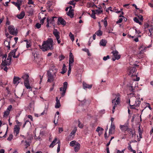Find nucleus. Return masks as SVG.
<instances>
[{
    "instance_id": "nucleus-1",
    "label": "nucleus",
    "mask_w": 153,
    "mask_h": 153,
    "mask_svg": "<svg viewBox=\"0 0 153 153\" xmlns=\"http://www.w3.org/2000/svg\"><path fill=\"white\" fill-rule=\"evenodd\" d=\"M53 41L52 38H48L46 41L43 42L42 46H39L40 48L43 51L49 50H52L53 48Z\"/></svg>"
},
{
    "instance_id": "nucleus-2",
    "label": "nucleus",
    "mask_w": 153,
    "mask_h": 153,
    "mask_svg": "<svg viewBox=\"0 0 153 153\" xmlns=\"http://www.w3.org/2000/svg\"><path fill=\"white\" fill-rule=\"evenodd\" d=\"M120 94H117L116 95V97L115 99H114L112 100V103L113 108L112 110V113H114V110L115 108L117 107V105L120 104Z\"/></svg>"
},
{
    "instance_id": "nucleus-3",
    "label": "nucleus",
    "mask_w": 153,
    "mask_h": 153,
    "mask_svg": "<svg viewBox=\"0 0 153 153\" xmlns=\"http://www.w3.org/2000/svg\"><path fill=\"white\" fill-rule=\"evenodd\" d=\"M7 55L6 54L4 55L3 56L2 62L1 64L2 65H9L10 64L11 59V56L9 55L7 58Z\"/></svg>"
},
{
    "instance_id": "nucleus-4",
    "label": "nucleus",
    "mask_w": 153,
    "mask_h": 153,
    "mask_svg": "<svg viewBox=\"0 0 153 153\" xmlns=\"http://www.w3.org/2000/svg\"><path fill=\"white\" fill-rule=\"evenodd\" d=\"M55 70L56 71L54 72L53 75H52V73L51 72V70L48 71L47 74L48 79L47 81L48 82H51L53 81L54 78L56 76V74L58 70L56 68H55Z\"/></svg>"
},
{
    "instance_id": "nucleus-5",
    "label": "nucleus",
    "mask_w": 153,
    "mask_h": 153,
    "mask_svg": "<svg viewBox=\"0 0 153 153\" xmlns=\"http://www.w3.org/2000/svg\"><path fill=\"white\" fill-rule=\"evenodd\" d=\"M130 100H128V103L130 106V108L131 109H135L136 107H139L141 101L140 100V98H137L135 101V103L132 105L130 104Z\"/></svg>"
},
{
    "instance_id": "nucleus-6",
    "label": "nucleus",
    "mask_w": 153,
    "mask_h": 153,
    "mask_svg": "<svg viewBox=\"0 0 153 153\" xmlns=\"http://www.w3.org/2000/svg\"><path fill=\"white\" fill-rule=\"evenodd\" d=\"M67 86L68 83L65 82L63 83V87L59 88V90L61 92V94L62 97L65 96L66 90L67 89Z\"/></svg>"
},
{
    "instance_id": "nucleus-7",
    "label": "nucleus",
    "mask_w": 153,
    "mask_h": 153,
    "mask_svg": "<svg viewBox=\"0 0 153 153\" xmlns=\"http://www.w3.org/2000/svg\"><path fill=\"white\" fill-rule=\"evenodd\" d=\"M8 29L10 33L11 34L15 35H17V32L16 30H15L14 26L13 25H10L8 27Z\"/></svg>"
},
{
    "instance_id": "nucleus-8",
    "label": "nucleus",
    "mask_w": 153,
    "mask_h": 153,
    "mask_svg": "<svg viewBox=\"0 0 153 153\" xmlns=\"http://www.w3.org/2000/svg\"><path fill=\"white\" fill-rule=\"evenodd\" d=\"M136 68L134 67H130L128 68V73L129 75L132 76H134L135 74Z\"/></svg>"
},
{
    "instance_id": "nucleus-9",
    "label": "nucleus",
    "mask_w": 153,
    "mask_h": 153,
    "mask_svg": "<svg viewBox=\"0 0 153 153\" xmlns=\"http://www.w3.org/2000/svg\"><path fill=\"white\" fill-rule=\"evenodd\" d=\"M56 17H52L51 18H48L47 19V24L46 25V26L47 27H49V24H51L53 25L54 23L55 20L54 18H56Z\"/></svg>"
},
{
    "instance_id": "nucleus-10",
    "label": "nucleus",
    "mask_w": 153,
    "mask_h": 153,
    "mask_svg": "<svg viewBox=\"0 0 153 153\" xmlns=\"http://www.w3.org/2000/svg\"><path fill=\"white\" fill-rule=\"evenodd\" d=\"M111 53L114 57V58H112L113 61H115L116 59H119L120 58V56L118 54V52L117 50L112 51Z\"/></svg>"
},
{
    "instance_id": "nucleus-11",
    "label": "nucleus",
    "mask_w": 153,
    "mask_h": 153,
    "mask_svg": "<svg viewBox=\"0 0 153 153\" xmlns=\"http://www.w3.org/2000/svg\"><path fill=\"white\" fill-rule=\"evenodd\" d=\"M74 62V57L72 53L70 52L69 54V66H73Z\"/></svg>"
},
{
    "instance_id": "nucleus-12",
    "label": "nucleus",
    "mask_w": 153,
    "mask_h": 153,
    "mask_svg": "<svg viewBox=\"0 0 153 153\" xmlns=\"http://www.w3.org/2000/svg\"><path fill=\"white\" fill-rule=\"evenodd\" d=\"M120 128L121 131L125 132L128 129V124H125L124 125H120Z\"/></svg>"
},
{
    "instance_id": "nucleus-13",
    "label": "nucleus",
    "mask_w": 153,
    "mask_h": 153,
    "mask_svg": "<svg viewBox=\"0 0 153 153\" xmlns=\"http://www.w3.org/2000/svg\"><path fill=\"white\" fill-rule=\"evenodd\" d=\"M115 126L114 123H111L110 128L109 129V134H111L114 133L115 131Z\"/></svg>"
},
{
    "instance_id": "nucleus-14",
    "label": "nucleus",
    "mask_w": 153,
    "mask_h": 153,
    "mask_svg": "<svg viewBox=\"0 0 153 153\" xmlns=\"http://www.w3.org/2000/svg\"><path fill=\"white\" fill-rule=\"evenodd\" d=\"M20 129V128L19 126L16 125L14 126V133L15 134H16V136H17L19 133Z\"/></svg>"
},
{
    "instance_id": "nucleus-15",
    "label": "nucleus",
    "mask_w": 153,
    "mask_h": 153,
    "mask_svg": "<svg viewBox=\"0 0 153 153\" xmlns=\"http://www.w3.org/2000/svg\"><path fill=\"white\" fill-rule=\"evenodd\" d=\"M58 21L59 24H60L63 26H65L66 24V21L63 19L61 17L58 18Z\"/></svg>"
},
{
    "instance_id": "nucleus-16",
    "label": "nucleus",
    "mask_w": 153,
    "mask_h": 153,
    "mask_svg": "<svg viewBox=\"0 0 153 153\" xmlns=\"http://www.w3.org/2000/svg\"><path fill=\"white\" fill-rule=\"evenodd\" d=\"M17 49H14L9 54V55L11 56H12L14 58H17L18 57V56H16V52L17 51Z\"/></svg>"
},
{
    "instance_id": "nucleus-17",
    "label": "nucleus",
    "mask_w": 153,
    "mask_h": 153,
    "mask_svg": "<svg viewBox=\"0 0 153 153\" xmlns=\"http://www.w3.org/2000/svg\"><path fill=\"white\" fill-rule=\"evenodd\" d=\"M56 102L55 105V107L56 108H59L61 106L59 99H58V97H56Z\"/></svg>"
},
{
    "instance_id": "nucleus-18",
    "label": "nucleus",
    "mask_w": 153,
    "mask_h": 153,
    "mask_svg": "<svg viewBox=\"0 0 153 153\" xmlns=\"http://www.w3.org/2000/svg\"><path fill=\"white\" fill-rule=\"evenodd\" d=\"M92 86V85H88L85 82L83 83V88L85 89L86 88L91 89V88Z\"/></svg>"
},
{
    "instance_id": "nucleus-19",
    "label": "nucleus",
    "mask_w": 153,
    "mask_h": 153,
    "mask_svg": "<svg viewBox=\"0 0 153 153\" xmlns=\"http://www.w3.org/2000/svg\"><path fill=\"white\" fill-rule=\"evenodd\" d=\"M104 129L98 126L97 128L96 131L98 132V134L100 136L102 133V131Z\"/></svg>"
},
{
    "instance_id": "nucleus-20",
    "label": "nucleus",
    "mask_w": 153,
    "mask_h": 153,
    "mask_svg": "<svg viewBox=\"0 0 153 153\" xmlns=\"http://www.w3.org/2000/svg\"><path fill=\"white\" fill-rule=\"evenodd\" d=\"M10 39H7L5 40L4 42V44L8 48V49H10Z\"/></svg>"
},
{
    "instance_id": "nucleus-21",
    "label": "nucleus",
    "mask_w": 153,
    "mask_h": 153,
    "mask_svg": "<svg viewBox=\"0 0 153 153\" xmlns=\"http://www.w3.org/2000/svg\"><path fill=\"white\" fill-rule=\"evenodd\" d=\"M24 84L27 89H30L31 91L32 90V88L30 85L29 81L24 82Z\"/></svg>"
},
{
    "instance_id": "nucleus-22",
    "label": "nucleus",
    "mask_w": 153,
    "mask_h": 153,
    "mask_svg": "<svg viewBox=\"0 0 153 153\" xmlns=\"http://www.w3.org/2000/svg\"><path fill=\"white\" fill-rule=\"evenodd\" d=\"M67 15L71 18H73L74 16V10L72 9L69 10L68 12L67 13Z\"/></svg>"
},
{
    "instance_id": "nucleus-23",
    "label": "nucleus",
    "mask_w": 153,
    "mask_h": 153,
    "mask_svg": "<svg viewBox=\"0 0 153 153\" xmlns=\"http://www.w3.org/2000/svg\"><path fill=\"white\" fill-rule=\"evenodd\" d=\"M20 79L17 77H15L13 79V83L17 85L19 82Z\"/></svg>"
},
{
    "instance_id": "nucleus-24",
    "label": "nucleus",
    "mask_w": 153,
    "mask_h": 153,
    "mask_svg": "<svg viewBox=\"0 0 153 153\" xmlns=\"http://www.w3.org/2000/svg\"><path fill=\"white\" fill-rule=\"evenodd\" d=\"M29 75L27 74H25L22 76V77L24 80V82L29 81Z\"/></svg>"
},
{
    "instance_id": "nucleus-25",
    "label": "nucleus",
    "mask_w": 153,
    "mask_h": 153,
    "mask_svg": "<svg viewBox=\"0 0 153 153\" xmlns=\"http://www.w3.org/2000/svg\"><path fill=\"white\" fill-rule=\"evenodd\" d=\"M53 33L56 38L60 37L59 33L56 29H54L53 31Z\"/></svg>"
},
{
    "instance_id": "nucleus-26",
    "label": "nucleus",
    "mask_w": 153,
    "mask_h": 153,
    "mask_svg": "<svg viewBox=\"0 0 153 153\" xmlns=\"http://www.w3.org/2000/svg\"><path fill=\"white\" fill-rule=\"evenodd\" d=\"M80 145L78 143L74 147V151L76 152H78L80 148Z\"/></svg>"
},
{
    "instance_id": "nucleus-27",
    "label": "nucleus",
    "mask_w": 153,
    "mask_h": 153,
    "mask_svg": "<svg viewBox=\"0 0 153 153\" xmlns=\"http://www.w3.org/2000/svg\"><path fill=\"white\" fill-rule=\"evenodd\" d=\"M48 106H45L43 111L40 114L41 115H44L47 114L48 111Z\"/></svg>"
},
{
    "instance_id": "nucleus-28",
    "label": "nucleus",
    "mask_w": 153,
    "mask_h": 153,
    "mask_svg": "<svg viewBox=\"0 0 153 153\" xmlns=\"http://www.w3.org/2000/svg\"><path fill=\"white\" fill-rule=\"evenodd\" d=\"M57 141V138H55L54 140L53 141V142L51 143V144L49 146V147L53 148L56 144V142Z\"/></svg>"
},
{
    "instance_id": "nucleus-29",
    "label": "nucleus",
    "mask_w": 153,
    "mask_h": 153,
    "mask_svg": "<svg viewBox=\"0 0 153 153\" xmlns=\"http://www.w3.org/2000/svg\"><path fill=\"white\" fill-rule=\"evenodd\" d=\"M25 16V13L24 12L22 11L19 15H17V17L19 19H22Z\"/></svg>"
},
{
    "instance_id": "nucleus-30",
    "label": "nucleus",
    "mask_w": 153,
    "mask_h": 153,
    "mask_svg": "<svg viewBox=\"0 0 153 153\" xmlns=\"http://www.w3.org/2000/svg\"><path fill=\"white\" fill-rule=\"evenodd\" d=\"M107 43L106 40L102 39L101 40L100 42V44L101 46H105L106 45Z\"/></svg>"
},
{
    "instance_id": "nucleus-31",
    "label": "nucleus",
    "mask_w": 153,
    "mask_h": 153,
    "mask_svg": "<svg viewBox=\"0 0 153 153\" xmlns=\"http://www.w3.org/2000/svg\"><path fill=\"white\" fill-rule=\"evenodd\" d=\"M113 28L111 27H109L108 28V30H107V32L108 33H113L115 34V35H116V34L115 33H114L112 32V31H113Z\"/></svg>"
},
{
    "instance_id": "nucleus-32",
    "label": "nucleus",
    "mask_w": 153,
    "mask_h": 153,
    "mask_svg": "<svg viewBox=\"0 0 153 153\" xmlns=\"http://www.w3.org/2000/svg\"><path fill=\"white\" fill-rule=\"evenodd\" d=\"M78 143L75 140H73L70 143V145L71 146H74Z\"/></svg>"
},
{
    "instance_id": "nucleus-33",
    "label": "nucleus",
    "mask_w": 153,
    "mask_h": 153,
    "mask_svg": "<svg viewBox=\"0 0 153 153\" xmlns=\"http://www.w3.org/2000/svg\"><path fill=\"white\" fill-rule=\"evenodd\" d=\"M77 128L76 127L74 128V129L70 133V136H72L73 135H74L76 132Z\"/></svg>"
},
{
    "instance_id": "nucleus-34",
    "label": "nucleus",
    "mask_w": 153,
    "mask_h": 153,
    "mask_svg": "<svg viewBox=\"0 0 153 153\" xmlns=\"http://www.w3.org/2000/svg\"><path fill=\"white\" fill-rule=\"evenodd\" d=\"M7 66V65H2V64H1V68L2 69H3V70L6 71V72H7V70L8 69V68L6 66Z\"/></svg>"
},
{
    "instance_id": "nucleus-35",
    "label": "nucleus",
    "mask_w": 153,
    "mask_h": 153,
    "mask_svg": "<svg viewBox=\"0 0 153 153\" xmlns=\"http://www.w3.org/2000/svg\"><path fill=\"white\" fill-rule=\"evenodd\" d=\"M94 6L97 7V6L94 4H92L90 3H88L87 4V7H93Z\"/></svg>"
},
{
    "instance_id": "nucleus-36",
    "label": "nucleus",
    "mask_w": 153,
    "mask_h": 153,
    "mask_svg": "<svg viewBox=\"0 0 153 153\" xmlns=\"http://www.w3.org/2000/svg\"><path fill=\"white\" fill-rule=\"evenodd\" d=\"M95 33L97 36H101L102 35V32L101 30L99 29Z\"/></svg>"
},
{
    "instance_id": "nucleus-37",
    "label": "nucleus",
    "mask_w": 153,
    "mask_h": 153,
    "mask_svg": "<svg viewBox=\"0 0 153 153\" xmlns=\"http://www.w3.org/2000/svg\"><path fill=\"white\" fill-rule=\"evenodd\" d=\"M34 56L35 58V61L36 62L37 64H39V63L37 61H39V60H40V59L38 57H37L36 56H35V54H34Z\"/></svg>"
},
{
    "instance_id": "nucleus-38",
    "label": "nucleus",
    "mask_w": 153,
    "mask_h": 153,
    "mask_svg": "<svg viewBox=\"0 0 153 153\" xmlns=\"http://www.w3.org/2000/svg\"><path fill=\"white\" fill-rule=\"evenodd\" d=\"M91 11L92 12V13L91 15V17L94 19H96V17L95 16L96 13L95 12V11L94 10H92Z\"/></svg>"
},
{
    "instance_id": "nucleus-39",
    "label": "nucleus",
    "mask_w": 153,
    "mask_h": 153,
    "mask_svg": "<svg viewBox=\"0 0 153 153\" xmlns=\"http://www.w3.org/2000/svg\"><path fill=\"white\" fill-rule=\"evenodd\" d=\"M95 11L96 13L99 15L102 12V10L100 9L96 10Z\"/></svg>"
},
{
    "instance_id": "nucleus-40",
    "label": "nucleus",
    "mask_w": 153,
    "mask_h": 153,
    "mask_svg": "<svg viewBox=\"0 0 153 153\" xmlns=\"http://www.w3.org/2000/svg\"><path fill=\"white\" fill-rule=\"evenodd\" d=\"M21 5V3H20V2H19L18 1L17 2H16L15 4V5L17 7L18 9L19 10H20V6Z\"/></svg>"
},
{
    "instance_id": "nucleus-41",
    "label": "nucleus",
    "mask_w": 153,
    "mask_h": 153,
    "mask_svg": "<svg viewBox=\"0 0 153 153\" xmlns=\"http://www.w3.org/2000/svg\"><path fill=\"white\" fill-rule=\"evenodd\" d=\"M134 20L135 22L139 23L140 25H141L142 24L141 22H140L139 20V19L136 17H135L134 18Z\"/></svg>"
},
{
    "instance_id": "nucleus-42",
    "label": "nucleus",
    "mask_w": 153,
    "mask_h": 153,
    "mask_svg": "<svg viewBox=\"0 0 153 153\" xmlns=\"http://www.w3.org/2000/svg\"><path fill=\"white\" fill-rule=\"evenodd\" d=\"M136 86H131L129 87V90L131 92H134V88H135Z\"/></svg>"
},
{
    "instance_id": "nucleus-43",
    "label": "nucleus",
    "mask_w": 153,
    "mask_h": 153,
    "mask_svg": "<svg viewBox=\"0 0 153 153\" xmlns=\"http://www.w3.org/2000/svg\"><path fill=\"white\" fill-rule=\"evenodd\" d=\"M69 36L70 37L72 42H73L74 39V35L72 34V33L71 32L70 33Z\"/></svg>"
},
{
    "instance_id": "nucleus-44",
    "label": "nucleus",
    "mask_w": 153,
    "mask_h": 153,
    "mask_svg": "<svg viewBox=\"0 0 153 153\" xmlns=\"http://www.w3.org/2000/svg\"><path fill=\"white\" fill-rule=\"evenodd\" d=\"M149 48V46H147V47H144L143 46L140 47L139 48V50H141V51H143V50L144 51L147 48Z\"/></svg>"
},
{
    "instance_id": "nucleus-45",
    "label": "nucleus",
    "mask_w": 153,
    "mask_h": 153,
    "mask_svg": "<svg viewBox=\"0 0 153 153\" xmlns=\"http://www.w3.org/2000/svg\"><path fill=\"white\" fill-rule=\"evenodd\" d=\"M26 47L27 48H28L30 47L31 45V42L30 41L27 43H26Z\"/></svg>"
},
{
    "instance_id": "nucleus-46",
    "label": "nucleus",
    "mask_w": 153,
    "mask_h": 153,
    "mask_svg": "<svg viewBox=\"0 0 153 153\" xmlns=\"http://www.w3.org/2000/svg\"><path fill=\"white\" fill-rule=\"evenodd\" d=\"M13 135L11 134H10L9 135L7 139V140L9 141L13 139Z\"/></svg>"
},
{
    "instance_id": "nucleus-47",
    "label": "nucleus",
    "mask_w": 153,
    "mask_h": 153,
    "mask_svg": "<svg viewBox=\"0 0 153 153\" xmlns=\"http://www.w3.org/2000/svg\"><path fill=\"white\" fill-rule=\"evenodd\" d=\"M10 114V112L6 110L4 112V117H6L8 115H9Z\"/></svg>"
},
{
    "instance_id": "nucleus-48",
    "label": "nucleus",
    "mask_w": 153,
    "mask_h": 153,
    "mask_svg": "<svg viewBox=\"0 0 153 153\" xmlns=\"http://www.w3.org/2000/svg\"><path fill=\"white\" fill-rule=\"evenodd\" d=\"M71 66H69L68 70V76H69L71 74Z\"/></svg>"
},
{
    "instance_id": "nucleus-49",
    "label": "nucleus",
    "mask_w": 153,
    "mask_h": 153,
    "mask_svg": "<svg viewBox=\"0 0 153 153\" xmlns=\"http://www.w3.org/2000/svg\"><path fill=\"white\" fill-rule=\"evenodd\" d=\"M152 24L151 25V26L152 27L151 28L149 29V32L151 33L153 29V18L152 19Z\"/></svg>"
},
{
    "instance_id": "nucleus-50",
    "label": "nucleus",
    "mask_w": 153,
    "mask_h": 153,
    "mask_svg": "<svg viewBox=\"0 0 153 153\" xmlns=\"http://www.w3.org/2000/svg\"><path fill=\"white\" fill-rule=\"evenodd\" d=\"M12 108V106L11 105H10L8 106V107L7 108V109L6 110L10 112L11 109Z\"/></svg>"
},
{
    "instance_id": "nucleus-51",
    "label": "nucleus",
    "mask_w": 153,
    "mask_h": 153,
    "mask_svg": "<svg viewBox=\"0 0 153 153\" xmlns=\"http://www.w3.org/2000/svg\"><path fill=\"white\" fill-rule=\"evenodd\" d=\"M130 134H131L132 136L135 134V131L134 130H132L131 129H129Z\"/></svg>"
},
{
    "instance_id": "nucleus-52",
    "label": "nucleus",
    "mask_w": 153,
    "mask_h": 153,
    "mask_svg": "<svg viewBox=\"0 0 153 153\" xmlns=\"http://www.w3.org/2000/svg\"><path fill=\"white\" fill-rule=\"evenodd\" d=\"M75 1L74 0H73L71 1H70L69 3V4L71 5H72L74 6V7L75 6V5L76 4L74 2V1Z\"/></svg>"
},
{
    "instance_id": "nucleus-53",
    "label": "nucleus",
    "mask_w": 153,
    "mask_h": 153,
    "mask_svg": "<svg viewBox=\"0 0 153 153\" xmlns=\"http://www.w3.org/2000/svg\"><path fill=\"white\" fill-rule=\"evenodd\" d=\"M35 26L37 28L39 29L41 27V24L39 23H37L36 24Z\"/></svg>"
},
{
    "instance_id": "nucleus-54",
    "label": "nucleus",
    "mask_w": 153,
    "mask_h": 153,
    "mask_svg": "<svg viewBox=\"0 0 153 153\" xmlns=\"http://www.w3.org/2000/svg\"><path fill=\"white\" fill-rule=\"evenodd\" d=\"M147 107H148L150 110H152V108H151V107L150 106V105L149 103H146V106L145 107V108H146Z\"/></svg>"
},
{
    "instance_id": "nucleus-55",
    "label": "nucleus",
    "mask_w": 153,
    "mask_h": 153,
    "mask_svg": "<svg viewBox=\"0 0 153 153\" xmlns=\"http://www.w3.org/2000/svg\"><path fill=\"white\" fill-rule=\"evenodd\" d=\"M83 125L82 124H81L80 121L79 122V124H78V126L81 128H82L83 127Z\"/></svg>"
},
{
    "instance_id": "nucleus-56",
    "label": "nucleus",
    "mask_w": 153,
    "mask_h": 153,
    "mask_svg": "<svg viewBox=\"0 0 153 153\" xmlns=\"http://www.w3.org/2000/svg\"><path fill=\"white\" fill-rule=\"evenodd\" d=\"M66 68H62V71L61 72V73L62 74H64L66 71Z\"/></svg>"
},
{
    "instance_id": "nucleus-57",
    "label": "nucleus",
    "mask_w": 153,
    "mask_h": 153,
    "mask_svg": "<svg viewBox=\"0 0 153 153\" xmlns=\"http://www.w3.org/2000/svg\"><path fill=\"white\" fill-rule=\"evenodd\" d=\"M128 149L129 150L131 151L133 149L131 147V144H128Z\"/></svg>"
},
{
    "instance_id": "nucleus-58",
    "label": "nucleus",
    "mask_w": 153,
    "mask_h": 153,
    "mask_svg": "<svg viewBox=\"0 0 153 153\" xmlns=\"http://www.w3.org/2000/svg\"><path fill=\"white\" fill-rule=\"evenodd\" d=\"M109 56L108 55L106 56H104L103 58V60L104 61H106L108 59H109Z\"/></svg>"
},
{
    "instance_id": "nucleus-59",
    "label": "nucleus",
    "mask_w": 153,
    "mask_h": 153,
    "mask_svg": "<svg viewBox=\"0 0 153 153\" xmlns=\"http://www.w3.org/2000/svg\"><path fill=\"white\" fill-rule=\"evenodd\" d=\"M56 39L57 41V43L59 44L61 42V39H60V37L57 38H56Z\"/></svg>"
},
{
    "instance_id": "nucleus-60",
    "label": "nucleus",
    "mask_w": 153,
    "mask_h": 153,
    "mask_svg": "<svg viewBox=\"0 0 153 153\" xmlns=\"http://www.w3.org/2000/svg\"><path fill=\"white\" fill-rule=\"evenodd\" d=\"M149 26V24L147 23H146L144 24V27L145 28H147Z\"/></svg>"
},
{
    "instance_id": "nucleus-61",
    "label": "nucleus",
    "mask_w": 153,
    "mask_h": 153,
    "mask_svg": "<svg viewBox=\"0 0 153 153\" xmlns=\"http://www.w3.org/2000/svg\"><path fill=\"white\" fill-rule=\"evenodd\" d=\"M45 19V17H44L42 19L40 20V22L42 24H43L44 23V20Z\"/></svg>"
},
{
    "instance_id": "nucleus-62",
    "label": "nucleus",
    "mask_w": 153,
    "mask_h": 153,
    "mask_svg": "<svg viewBox=\"0 0 153 153\" xmlns=\"http://www.w3.org/2000/svg\"><path fill=\"white\" fill-rule=\"evenodd\" d=\"M123 19L122 18H120L119 20L117 22V23H120L122 22Z\"/></svg>"
},
{
    "instance_id": "nucleus-63",
    "label": "nucleus",
    "mask_w": 153,
    "mask_h": 153,
    "mask_svg": "<svg viewBox=\"0 0 153 153\" xmlns=\"http://www.w3.org/2000/svg\"><path fill=\"white\" fill-rule=\"evenodd\" d=\"M33 0H28V4H33V2L32 1Z\"/></svg>"
},
{
    "instance_id": "nucleus-64",
    "label": "nucleus",
    "mask_w": 153,
    "mask_h": 153,
    "mask_svg": "<svg viewBox=\"0 0 153 153\" xmlns=\"http://www.w3.org/2000/svg\"><path fill=\"white\" fill-rule=\"evenodd\" d=\"M114 153H121V152L119 150L117 149Z\"/></svg>"
}]
</instances>
